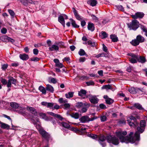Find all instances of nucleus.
Returning <instances> with one entry per match:
<instances>
[{
  "mask_svg": "<svg viewBox=\"0 0 147 147\" xmlns=\"http://www.w3.org/2000/svg\"><path fill=\"white\" fill-rule=\"evenodd\" d=\"M139 124L138 123V125L134 127H137V131L134 134V136H132L134 132H131L129 135L126 137L124 136L127 134V132L122 130L116 132V136L119 138L121 142H125L126 143L131 142L134 143L136 141H139L140 140V134L142 133L144 131L146 126V122L144 120H142L140 121V127L139 126Z\"/></svg>",
  "mask_w": 147,
  "mask_h": 147,
  "instance_id": "f257e3e1",
  "label": "nucleus"
},
{
  "mask_svg": "<svg viewBox=\"0 0 147 147\" xmlns=\"http://www.w3.org/2000/svg\"><path fill=\"white\" fill-rule=\"evenodd\" d=\"M98 138V141L102 147H105L106 146V143L104 142L106 139L108 142L111 143L115 145H117L119 143V139L115 136L109 135L107 136L106 138L103 135H100Z\"/></svg>",
  "mask_w": 147,
  "mask_h": 147,
  "instance_id": "f03ea898",
  "label": "nucleus"
},
{
  "mask_svg": "<svg viewBox=\"0 0 147 147\" xmlns=\"http://www.w3.org/2000/svg\"><path fill=\"white\" fill-rule=\"evenodd\" d=\"M128 27L130 30H136L139 27V23L136 20H134L129 23L127 24Z\"/></svg>",
  "mask_w": 147,
  "mask_h": 147,
  "instance_id": "7ed1b4c3",
  "label": "nucleus"
},
{
  "mask_svg": "<svg viewBox=\"0 0 147 147\" xmlns=\"http://www.w3.org/2000/svg\"><path fill=\"white\" fill-rule=\"evenodd\" d=\"M130 126H133L134 127L138 125V122L136 121V119L135 117L133 116H131L130 119L127 120Z\"/></svg>",
  "mask_w": 147,
  "mask_h": 147,
  "instance_id": "20e7f679",
  "label": "nucleus"
},
{
  "mask_svg": "<svg viewBox=\"0 0 147 147\" xmlns=\"http://www.w3.org/2000/svg\"><path fill=\"white\" fill-rule=\"evenodd\" d=\"M96 118L94 117L91 118H90L87 116H82L79 119V120L82 123H85L89 122L90 121H91L94 120Z\"/></svg>",
  "mask_w": 147,
  "mask_h": 147,
  "instance_id": "39448f33",
  "label": "nucleus"
},
{
  "mask_svg": "<svg viewBox=\"0 0 147 147\" xmlns=\"http://www.w3.org/2000/svg\"><path fill=\"white\" fill-rule=\"evenodd\" d=\"M86 97L89 98V100L92 103L96 104L98 101V99L96 96L89 94Z\"/></svg>",
  "mask_w": 147,
  "mask_h": 147,
  "instance_id": "423d86ee",
  "label": "nucleus"
},
{
  "mask_svg": "<svg viewBox=\"0 0 147 147\" xmlns=\"http://www.w3.org/2000/svg\"><path fill=\"white\" fill-rule=\"evenodd\" d=\"M39 132L42 137L48 141L50 138V135L45 130L42 129H40L39 130Z\"/></svg>",
  "mask_w": 147,
  "mask_h": 147,
  "instance_id": "0eeeda50",
  "label": "nucleus"
},
{
  "mask_svg": "<svg viewBox=\"0 0 147 147\" xmlns=\"http://www.w3.org/2000/svg\"><path fill=\"white\" fill-rule=\"evenodd\" d=\"M1 39L2 41L4 42L8 41V42H10L13 43L15 42V40L14 39L6 36H1Z\"/></svg>",
  "mask_w": 147,
  "mask_h": 147,
  "instance_id": "6e6552de",
  "label": "nucleus"
},
{
  "mask_svg": "<svg viewBox=\"0 0 147 147\" xmlns=\"http://www.w3.org/2000/svg\"><path fill=\"white\" fill-rule=\"evenodd\" d=\"M144 14L142 12H137L134 15H132L131 17L133 19H137L138 18H141L144 16Z\"/></svg>",
  "mask_w": 147,
  "mask_h": 147,
  "instance_id": "1a4fd4ad",
  "label": "nucleus"
},
{
  "mask_svg": "<svg viewBox=\"0 0 147 147\" xmlns=\"http://www.w3.org/2000/svg\"><path fill=\"white\" fill-rule=\"evenodd\" d=\"M16 80L13 77H11L8 80L7 86L8 88L11 87V84L16 85Z\"/></svg>",
  "mask_w": 147,
  "mask_h": 147,
  "instance_id": "9d476101",
  "label": "nucleus"
},
{
  "mask_svg": "<svg viewBox=\"0 0 147 147\" xmlns=\"http://www.w3.org/2000/svg\"><path fill=\"white\" fill-rule=\"evenodd\" d=\"M90 106V103H88L87 102L84 103V106L82 107L80 112L82 113L86 112Z\"/></svg>",
  "mask_w": 147,
  "mask_h": 147,
  "instance_id": "9b49d317",
  "label": "nucleus"
},
{
  "mask_svg": "<svg viewBox=\"0 0 147 147\" xmlns=\"http://www.w3.org/2000/svg\"><path fill=\"white\" fill-rule=\"evenodd\" d=\"M129 91L131 93L134 94L139 92L140 91H142V90L139 88L132 87L129 89Z\"/></svg>",
  "mask_w": 147,
  "mask_h": 147,
  "instance_id": "f8f14e48",
  "label": "nucleus"
},
{
  "mask_svg": "<svg viewBox=\"0 0 147 147\" xmlns=\"http://www.w3.org/2000/svg\"><path fill=\"white\" fill-rule=\"evenodd\" d=\"M48 113L49 114L56 118L61 121H62L64 119V118L61 115L55 114L52 112H48Z\"/></svg>",
  "mask_w": 147,
  "mask_h": 147,
  "instance_id": "ddd939ff",
  "label": "nucleus"
},
{
  "mask_svg": "<svg viewBox=\"0 0 147 147\" xmlns=\"http://www.w3.org/2000/svg\"><path fill=\"white\" fill-rule=\"evenodd\" d=\"M27 109L30 111L31 113L34 115L35 116H36L37 115V113L34 108L31 107H27Z\"/></svg>",
  "mask_w": 147,
  "mask_h": 147,
  "instance_id": "4468645a",
  "label": "nucleus"
},
{
  "mask_svg": "<svg viewBox=\"0 0 147 147\" xmlns=\"http://www.w3.org/2000/svg\"><path fill=\"white\" fill-rule=\"evenodd\" d=\"M58 21L64 27H65V21L63 16L60 15L58 18Z\"/></svg>",
  "mask_w": 147,
  "mask_h": 147,
  "instance_id": "2eb2a0df",
  "label": "nucleus"
},
{
  "mask_svg": "<svg viewBox=\"0 0 147 147\" xmlns=\"http://www.w3.org/2000/svg\"><path fill=\"white\" fill-rule=\"evenodd\" d=\"M88 29L91 31H93L95 29L94 24L91 22H88Z\"/></svg>",
  "mask_w": 147,
  "mask_h": 147,
  "instance_id": "dca6fc26",
  "label": "nucleus"
},
{
  "mask_svg": "<svg viewBox=\"0 0 147 147\" xmlns=\"http://www.w3.org/2000/svg\"><path fill=\"white\" fill-rule=\"evenodd\" d=\"M19 57L20 59L23 60H26L29 58L28 55L25 54H20Z\"/></svg>",
  "mask_w": 147,
  "mask_h": 147,
  "instance_id": "f3484780",
  "label": "nucleus"
},
{
  "mask_svg": "<svg viewBox=\"0 0 147 147\" xmlns=\"http://www.w3.org/2000/svg\"><path fill=\"white\" fill-rule=\"evenodd\" d=\"M72 9L73 10V12L75 16L76 17V19L79 20H82V18H81L80 16L78 15V13L77 12L76 10L74 8H73Z\"/></svg>",
  "mask_w": 147,
  "mask_h": 147,
  "instance_id": "a211bd4d",
  "label": "nucleus"
},
{
  "mask_svg": "<svg viewBox=\"0 0 147 147\" xmlns=\"http://www.w3.org/2000/svg\"><path fill=\"white\" fill-rule=\"evenodd\" d=\"M87 92L84 89H81L78 92V95L79 96L83 97L86 96Z\"/></svg>",
  "mask_w": 147,
  "mask_h": 147,
  "instance_id": "6ab92c4d",
  "label": "nucleus"
},
{
  "mask_svg": "<svg viewBox=\"0 0 147 147\" xmlns=\"http://www.w3.org/2000/svg\"><path fill=\"white\" fill-rule=\"evenodd\" d=\"M49 49L51 51H53L54 50L57 51L59 50V46L55 45H53L52 46L49 47Z\"/></svg>",
  "mask_w": 147,
  "mask_h": 147,
  "instance_id": "aec40b11",
  "label": "nucleus"
},
{
  "mask_svg": "<svg viewBox=\"0 0 147 147\" xmlns=\"http://www.w3.org/2000/svg\"><path fill=\"white\" fill-rule=\"evenodd\" d=\"M136 38L137 39L140 43L144 42L145 40L144 38L140 35H139L137 36Z\"/></svg>",
  "mask_w": 147,
  "mask_h": 147,
  "instance_id": "412c9836",
  "label": "nucleus"
},
{
  "mask_svg": "<svg viewBox=\"0 0 147 147\" xmlns=\"http://www.w3.org/2000/svg\"><path fill=\"white\" fill-rule=\"evenodd\" d=\"M46 89L47 91H48L51 93H53L54 91L53 88L49 84L47 85Z\"/></svg>",
  "mask_w": 147,
  "mask_h": 147,
  "instance_id": "4be33fe9",
  "label": "nucleus"
},
{
  "mask_svg": "<svg viewBox=\"0 0 147 147\" xmlns=\"http://www.w3.org/2000/svg\"><path fill=\"white\" fill-rule=\"evenodd\" d=\"M137 61L141 63H145L146 61V59L145 57L140 56L138 57V59Z\"/></svg>",
  "mask_w": 147,
  "mask_h": 147,
  "instance_id": "5701e85b",
  "label": "nucleus"
},
{
  "mask_svg": "<svg viewBox=\"0 0 147 147\" xmlns=\"http://www.w3.org/2000/svg\"><path fill=\"white\" fill-rule=\"evenodd\" d=\"M25 108L19 106V107L16 110V111L18 113L22 114L24 113V112H25Z\"/></svg>",
  "mask_w": 147,
  "mask_h": 147,
  "instance_id": "b1692460",
  "label": "nucleus"
},
{
  "mask_svg": "<svg viewBox=\"0 0 147 147\" xmlns=\"http://www.w3.org/2000/svg\"><path fill=\"white\" fill-rule=\"evenodd\" d=\"M1 128L4 129H9V128L10 126L8 124H6L0 121V125Z\"/></svg>",
  "mask_w": 147,
  "mask_h": 147,
  "instance_id": "393cba45",
  "label": "nucleus"
},
{
  "mask_svg": "<svg viewBox=\"0 0 147 147\" xmlns=\"http://www.w3.org/2000/svg\"><path fill=\"white\" fill-rule=\"evenodd\" d=\"M88 4H89L92 6H95L97 3L96 0H91L88 1L87 2Z\"/></svg>",
  "mask_w": 147,
  "mask_h": 147,
  "instance_id": "a878e982",
  "label": "nucleus"
},
{
  "mask_svg": "<svg viewBox=\"0 0 147 147\" xmlns=\"http://www.w3.org/2000/svg\"><path fill=\"white\" fill-rule=\"evenodd\" d=\"M134 107L140 110H142L144 109L142 105L138 103H135L134 105Z\"/></svg>",
  "mask_w": 147,
  "mask_h": 147,
  "instance_id": "bb28decb",
  "label": "nucleus"
},
{
  "mask_svg": "<svg viewBox=\"0 0 147 147\" xmlns=\"http://www.w3.org/2000/svg\"><path fill=\"white\" fill-rule=\"evenodd\" d=\"M130 43L133 45L135 46L138 45L140 43V42L136 38L133 40Z\"/></svg>",
  "mask_w": 147,
  "mask_h": 147,
  "instance_id": "cd10ccee",
  "label": "nucleus"
},
{
  "mask_svg": "<svg viewBox=\"0 0 147 147\" xmlns=\"http://www.w3.org/2000/svg\"><path fill=\"white\" fill-rule=\"evenodd\" d=\"M10 106L13 108L17 109L19 107L18 104L15 102H11L10 103Z\"/></svg>",
  "mask_w": 147,
  "mask_h": 147,
  "instance_id": "c85d7f7f",
  "label": "nucleus"
},
{
  "mask_svg": "<svg viewBox=\"0 0 147 147\" xmlns=\"http://www.w3.org/2000/svg\"><path fill=\"white\" fill-rule=\"evenodd\" d=\"M110 37L113 42H117L118 40L117 37L115 34L111 35Z\"/></svg>",
  "mask_w": 147,
  "mask_h": 147,
  "instance_id": "c756f323",
  "label": "nucleus"
},
{
  "mask_svg": "<svg viewBox=\"0 0 147 147\" xmlns=\"http://www.w3.org/2000/svg\"><path fill=\"white\" fill-rule=\"evenodd\" d=\"M39 90L43 94H46V89L42 86H40L39 87Z\"/></svg>",
  "mask_w": 147,
  "mask_h": 147,
  "instance_id": "7c9ffc66",
  "label": "nucleus"
},
{
  "mask_svg": "<svg viewBox=\"0 0 147 147\" xmlns=\"http://www.w3.org/2000/svg\"><path fill=\"white\" fill-rule=\"evenodd\" d=\"M84 103H83L82 102H78L76 103V107L80 109L84 106Z\"/></svg>",
  "mask_w": 147,
  "mask_h": 147,
  "instance_id": "2f4dec72",
  "label": "nucleus"
},
{
  "mask_svg": "<svg viewBox=\"0 0 147 147\" xmlns=\"http://www.w3.org/2000/svg\"><path fill=\"white\" fill-rule=\"evenodd\" d=\"M70 115L71 116L75 119H78L79 117V114L77 113H73Z\"/></svg>",
  "mask_w": 147,
  "mask_h": 147,
  "instance_id": "473e14b6",
  "label": "nucleus"
},
{
  "mask_svg": "<svg viewBox=\"0 0 147 147\" xmlns=\"http://www.w3.org/2000/svg\"><path fill=\"white\" fill-rule=\"evenodd\" d=\"M141 29L145 32V35L147 37V28L145 26L141 25L140 26Z\"/></svg>",
  "mask_w": 147,
  "mask_h": 147,
  "instance_id": "72a5a7b5",
  "label": "nucleus"
},
{
  "mask_svg": "<svg viewBox=\"0 0 147 147\" xmlns=\"http://www.w3.org/2000/svg\"><path fill=\"white\" fill-rule=\"evenodd\" d=\"M105 101L106 104L109 105H110L113 102L114 100L111 98H107V99L105 100Z\"/></svg>",
  "mask_w": 147,
  "mask_h": 147,
  "instance_id": "f704fd0d",
  "label": "nucleus"
},
{
  "mask_svg": "<svg viewBox=\"0 0 147 147\" xmlns=\"http://www.w3.org/2000/svg\"><path fill=\"white\" fill-rule=\"evenodd\" d=\"M61 124L62 126L66 128H69L70 127L68 124L65 122H62Z\"/></svg>",
  "mask_w": 147,
  "mask_h": 147,
  "instance_id": "c9c22d12",
  "label": "nucleus"
},
{
  "mask_svg": "<svg viewBox=\"0 0 147 147\" xmlns=\"http://www.w3.org/2000/svg\"><path fill=\"white\" fill-rule=\"evenodd\" d=\"M88 44L91 47H94L96 46L97 43L95 42H92L90 40H89L87 42Z\"/></svg>",
  "mask_w": 147,
  "mask_h": 147,
  "instance_id": "e433bc0d",
  "label": "nucleus"
},
{
  "mask_svg": "<svg viewBox=\"0 0 147 147\" xmlns=\"http://www.w3.org/2000/svg\"><path fill=\"white\" fill-rule=\"evenodd\" d=\"M101 36L102 39L108 37V35L105 32L102 31L101 32Z\"/></svg>",
  "mask_w": 147,
  "mask_h": 147,
  "instance_id": "4c0bfd02",
  "label": "nucleus"
},
{
  "mask_svg": "<svg viewBox=\"0 0 147 147\" xmlns=\"http://www.w3.org/2000/svg\"><path fill=\"white\" fill-rule=\"evenodd\" d=\"M78 54L81 56L87 55L84 51L82 49L80 50L78 52Z\"/></svg>",
  "mask_w": 147,
  "mask_h": 147,
  "instance_id": "58836bf2",
  "label": "nucleus"
},
{
  "mask_svg": "<svg viewBox=\"0 0 147 147\" xmlns=\"http://www.w3.org/2000/svg\"><path fill=\"white\" fill-rule=\"evenodd\" d=\"M111 88V86L110 84L104 85L102 87V89H106L107 90L110 89Z\"/></svg>",
  "mask_w": 147,
  "mask_h": 147,
  "instance_id": "ea45409f",
  "label": "nucleus"
},
{
  "mask_svg": "<svg viewBox=\"0 0 147 147\" xmlns=\"http://www.w3.org/2000/svg\"><path fill=\"white\" fill-rule=\"evenodd\" d=\"M39 119L37 117H33L31 119V121L34 124L36 123L37 122H39Z\"/></svg>",
  "mask_w": 147,
  "mask_h": 147,
  "instance_id": "a19ab883",
  "label": "nucleus"
},
{
  "mask_svg": "<svg viewBox=\"0 0 147 147\" xmlns=\"http://www.w3.org/2000/svg\"><path fill=\"white\" fill-rule=\"evenodd\" d=\"M128 55L131 56V58H134L137 59V60L138 59V55L130 53L128 54Z\"/></svg>",
  "mask_w": 147,
  "mask_h": 147,
  "instance_id": "79ce46f5",
  "label": "nucleus"
},
{
  "mask_svg": "<svg viewBox=\"0 0 147 147\" xmlns=\"http://www.w3.org/2000/svg\"><path fill=\"white\" fill-rule=\"evenodd\" d=\"M74 93L73 92H69L67 94H65V96L66 98H71L73 96Z\"/></svg>",
  "mask_w": 147,
  "mask_h": 147,
  "instance_id": "37998d69",
  "label": "nucleus"
},
{
  "mask_svg": "<svg viewBox=\"0 0 147 147\" xmlns=\"http://www.w3.org/2000/svg\"><path fill=\"white\" fill-rule=\"evenodd\" d=\"M70 20L71 21V24L72 25L74 28H78L79 27V26L77 25L76 24V22L74 20L72 19H71Z\"/></svg>",
  "mask_w": 147,
  "mask_h": 147,
  "instance_id": "c03bdc74",
  "label": "nucleus"
},
{
  "mask_svg": "<svg viewBox=\"0 0 147 147\" xmlns=\"http://www.w3.org/2000/svg\"><path fill=\"white\" fill-rule=\"evenodd\" d=\"M59 102L60 103H66L67 102V100L66 99L61 98L59 99Z\"/></svg>",
  "mask_w": 147,
  "mask_h": 147,
  "instance_id": "a18cd8bd",
  "label": "nucleus"
},
{
  "mask_svg": "<svg viewBox=\"0 0 147 147\" xmlns=\"http://www.w3.org/2000/svg\"><path fill=\"white\" fill-rule=\"evenodd\" d=\"M79 78L80 80H87L89 78L88 77L85 76H79Z\"/></svg>",
  "mask_w": 147,
  "mask_h": 147,
  "instance_id": "49530a36",
  "label": "nucleus"
},
{
  "mask_svg": "<svg viewBox=\"0 0 147 147\" xmlns=\"http://www.w3.org/2000/svg\"><path fill=\"white\" fill-rule=\"evenodd\" d=\"M88 136L90 137L92 139H97L98 138L97 135L93 134H89L88 135Z\"/></svg>",
  "mask_w": 147,
  "mask_h": 147,
  "instance_id": "de8ad7c7",
  "label": "nucleus"
},
{
  "mask_svg": "<svg viewBox=\"0 0 147 147\" xmlns=\"http://www.w3.org/2000/svg\"><path fill=\"white\" fill-rule=\"evenodd\" d=\"M125 120L124 119H121L119 120L118 122V124L119 125H122L125 124Z\"/></svg>",
  "mask_w": 147,
  "mask_h": 147,
  "instance_id": "09e8293b",
  "label": "nucleus"
},
{
  "mask_svg": "<svg viewBox=\"0 0 147 147\" xmlns=\"http://www.w3.org/2000/svg\"><path fill=\"white\" fill-rule=\"evenodd\" d=\"M91 17H92V19L93 20H94L96 22H98V19L97 17L96 16H95L94 15L92 14L91 16Z\"/></svg>",
  "mask_w": 147,
  "mask_h": 147,
  "instance_id": "8fccbe9b",
  "label": "nucleus"
},
{
  "mask_svg": "<svg viewBox=\"0 0 147 147\" xmlns=\"http://www.w3.org/2000/svg\"><path fill=\"white\" fill-rule=\"evenodd\" d=\"M106 54L104 53H101L98 54V55H96L95 57L97 58H98L101 57H106Z\"/></svg>",
  "mask_w": 147,
  "mask_h": 147,
  "instance_id": "3c124183",
  "label": "nucleus"
},
{
  "mask_svg": "<svg viewBox=\"0 0 147 147\" xmlns=\"http://www.w3.org/2000/svg\"><path fill=\"white\" fill-rule=\"evenodd\" d=\"M129 61L130 62L132 63H137V59H134V58H129Z\"/></svg>",
  "mask_w": 147,
  "mask_h": 147,
  "instance_id": "603ef678",
  "label": "nucleus"
},
{
  "mask_svg": "<svg viewBox=\"0 0 147 147\" xmlns=\"http://www.w3.org/2000/svg\"><path fill=\"white\" fill-rule=\"evenodd\" d=\"M39 115L40 116L41 118L44 119L45 120L46 119L47 117L45 114L43 113H40Z\"/></svg>",
  "mask_w": 147,
  "mask_h": 147,
  "instance_id": "864d4df0",
  "label": "nucleus"
},
{
  "mask_svg": "<svg viewBox=\"0 0 147 147\" xmlns=\"http://www.w3.org/2000/svg\"><path fill=\"white\" fill-rule=\"evenodd\" d=\"M54 105V103L51 102H48L47 107L49 108L50 109H52Z\"/></svg>",
  "mask_w": 147,
  "mask_h": 147,
  "instance_id": "5fc2aeb1",
  "label": "nucleus"
},
{
  "mask_svg": "<svg viewBox=\"0 0 147 147\" xmlns=\"http://www.w3.org/2000/svg\"><path fill=\"white\" fill-rule=\"evenodd\" d=\"M8 12L11 17L13 18L14 17L15 13L13 10L11 9H9L8 10Z\"/></svg>",
  "mask_w": 147,
  "mask_h": 147,
  "instance_id": "6e6d98bb",
  "label": "nucleus"
},
{
  "mask_svg": "<svg viewBox=\"0 0 147 147\" xmlns=\"http://www.w3.org/2000/svg\"><path fill=\"white\" fill-rule=\"evenodd\" d=\"M100 118L101 121L102 122L105 121L107 120V117L105 115L101 116Z\"/></svg>",
  "mask_w": 147,
  "mask_h": 147,
  "instance_id": "4d7b16f0",
  "label": "nucleus"
},
{
  "mask_svg": "<svg viewBox=\"0 0 147 147\" xmlns=\"http://www.w3.org/2000/svg\"><path fill=\"white\" fill-rule=\"evenodd\" d=\"M19 65V63L17 62H15L11 64V66L13 67H16L18 66Z\"/></svg>",
  "mask_w": 147,
  "mask_h": 147,
  "instance_id": "13d9d810",
  "label": "nucleus"
},
{
  "mask_svg": "<svg viewBox=\"0 0 147 147\" xmlns=\"http://www.w3.org/2000/svg\"><path fill=\"white\" fill-rule=\"evenodd\" d=\"M8 65L7 64H4L2 65V69L3 70H5L7 68Z\"/></svg>",
  "mask_w": 147,
  "mask_h": 147,
  "instance_id": "bf43d9fd",
  "label": "nucleus"
},
{
  "mask_svg": "<svg viewBox=\"0 0 147 147\" xmlns=\"http://www.w3.org/2000/svg\"><path fill=\"white\" fill-rule=\"evenodd\" d=\"M56 66L58 67L59 68H61L63 67L64 66L61 63L59 62L58 64H55Z\"/></svg>",
  "mask_w": 147,
  "mask_h": 147,
  "instance_id": "052dcab7",
  "label": "nucleus"
},
{
  "mask_svg": "<svg viewBox=\"0 0 147 147\" xmlns=\"http://www.w3.org/2000/svg\"><path fill=\"white\" fill-rule=\"evenodd\" d=\"M6 104V102L5 101L2 100L0 102V105H1V108L4 107V105Z\"/></svg>",
  "mask_w": 147,
  "mask_h": 147,
  "instance_id": "680f3d73",
  "label": "nucleus"
},
{
  "mask_svg": "<svg viewBox=\"0 0 147 147\" xmlns=\"http://www.w3.org/2000/svg\"><path fill=\"white\" fill-rule=\"evenodd\" d=\"M56 44L57 45L60 47H62L64 45V43L63 42H60L58 43H56Z\"/></svg>",
  "mask_w": 147,
  "mask_h": 147,
  "instance_id": "e2e57ef3",
  "label": "nucleus"
},
{
  "mask_svg": "<svg viewBox=\"0 0 147 147\" xmlns=\"http://www.w3.org/2000/svg\"><path fill=\"white\" fill-rule=\"evenodd\" d=\"M86 60V58L85 57H80L79 59V61L80 62H83Z\"/></svg>",
  "mask_w": 147,
  "mask_h": 147,
  "instance_id": "0e129e2a",
  "label": "nucleus"
},
{
  "mask_svg": "<svg viewBox=\"0 0 147 147\" xmlns=\"http://www.w3.org/2000/svg\"><path fill=\"white\" fill-rule=\"evenodd\" d=\"M63 106L65 109L69 108L70 107V105L69 103H65L63 105Z\"/></svg>",
  "mask_w": 147,
  "mask_h": 147,
  "instance_id": "69168bd1",
  "label": "nucleus"
},
{
  "mask_svg": "<svg viewBox=\"0 0 147 147\" xmlns=\"http://www.w3.org/2000/svg\"><path fill=\"white\" fill-rule=\"evenodd\" d=\"M1 82L3 85L7 84L8 82L5 79H2L1 80Z\"/></svg>",
  "mask_w": 147,
  "mask_h": 147,
  "instance_id": "338daca9",
  "label": "nucleus"
},
{
  "mask_svg": "<svg viewBox=\"0 0 147 147\" xmlns=\"http://www.w3.org/2000/svg\"><path fill=\"white\" fill-rule=\"evenodd\" d=\"M100 107L102 109H105L106 108V106L103 104H101L99 105Z\"/></svg>",
  "mask_w": 147,
  "mask_h": 147,
  "instance_id": "774afa93",
  "label": "nucleus"
}]
</instances>
